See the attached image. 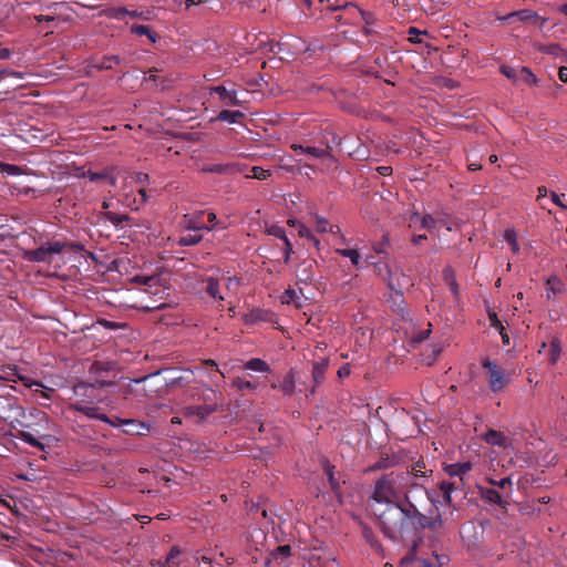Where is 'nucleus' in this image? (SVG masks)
Wrapping results in <instances>:
<instances>
[{
	"instance_id": "nucleus-46",
	"label": "nucleus",
	"mask_w": 567,
	"mask_h": 567,
	"mask_svg": "<svg viewBox=\"0 0 567 567\" xmlns=\"http://www.w3.org/2000/svg\"><path fill=\"white\" fill-rule=\"evenodd\" d=\"M291 555V547L289 545L278 546L271 551V557L275 559H285Z\"/></svg>"
},
{
	"instance_id": "nucleus-40",
	"label": "nucleus",
	"mask_w": 567,
	"mask_h": 567,
	"mask_svg": "<svg viewBox=\"0 0 567 567\" xmlns=\"http://www.w3.org/2000/svg\"><path fill=\"white\" fill-rule=\"evenodd\" d=\"M443 276H444V279L446 280L449 287H450V290L453 295H457V284H456V280H455V275H454V270L452 267L447 266L444 268L443 270Z\"/></svg>"
},
{
	"instance_id": "nucleus-9",
	"label": "nucleus",
	"mask_w": 567,
	"mask_h": 567,
	"mask_svg": "<svg viewBox=\"0 0 567 567\" xmlns=\"http://www.w3.org/2000/svg\"><path fill=\"white\" fill-rule=\"evenodd\" d=\"M375 267L384 279L388 281V287L391 291H403L405 287L411 285L410 278L404 275L399 268L392 269L386 264L377 262Z\"/></svg>"
},
{
	"instance_id": "nucleus-6",
	"label": "nucleus",
	"mask_w": 567,
	"mask_h": 567,
	"mask_svg": "<svg viewBox=\"0 0 567 567\" xmlns=\"http://www.w3.org/2000/svg\"><path fill=\"white\" fill-rule=\"evenodd\" d=\"M328 10L338 11L343 10L355 22L358 19L364 23L363 33L367 37H371L377 33L375 17L372 12L360 9L352 2L344 1L340 4L331 3L328 6Z\"/></svg>"
},
{
	"instance_id": "nucleus-15",
	"label": "nucleus",
	"mask_w": 567,
	"mask_h": 567,
	"mask_svg": "<svg viewBox=\"0 0 567 567\" xmlns=\"http://www.w3.org/2000/svg\"><path fill=\"white\" fill-rule=\"evenodd\" d=\"M246 168V165L231 162V163H219V164H212L208 166H205L203 168L206 173H214V174H224V175H235L240 174Z\"/></svg>"
},
{
	"instance_id": "nucleus-18",
	"label": "nucleus",
	"mask_w": 567,
	"mask_h": 567,
	"mask_svg": "<svg viewBox=\"0 0 567 567\" xmlns=\"http://www.w3.org/2000/svg\"><path fill=\"white\" fill-rule=\"evenodd\" d=\"M480 495L484 501L498 505L502 508H505L508 505V502L505 501L499 492L494 488L480 487Z\"/></svg>"
},
{
	"instance_id": "nucleus-38",
	"label": "nucleus",
	"mask_w": 567,
	"mask_h": 567,
	"mask_svg": "<svg viewBox=\"0 0 567 567\" xmlns=\"http://www.w3.org/2000/svg\"><path fill=\"white\" fill-rule=\"evenodd\" d=\"M505 241L509 245L511 250L514 254L519 251V244L517 241V234L513 228L505 229L503 235Z\"/></svg>"
},
{
	"instance_id": "nucleus-63",
	"label": "nucleus",
	"mask_w": 567,
	"mask_h": 567,
	"mask_svg": "<svg viewBox=\"0 0 567 567\" xmlns=\"http://www.w3.org/2000/svg\"><path fill=\"white\" fill-rule=\"evenodd\" d=\"M195 559L196 560H200L203 561L204 564H207V565H210L212 563V558L206 556L204 553L202 551H197L196 555H195Z\"/></svg>"
},
{
	"instance_id": "nucleus-2",
	"label": "nucleus",
	"mask_w": 567,
	"mask_h": 567,
	"mask_svg": "<svg viewBox=\"0 0 567 567\" xmlns=\"http://www.w3.org/2000/svg\"><path fill=\"white\" fill-rule=\"evenodd\" d=\"M136 287L130 289V307L143 311H155L169 305L168 288L157 276H135L131 279Z\"/></svg>"
},
{
	"instance_id": "nucleus-24",
	"label": "nucleus",
	"mask_w": 567,
	"mask_h": 567,
	"mask_svg": "<svg viewBox=\"0 0 567 567\" xmlns=\"http://www.w3.org/2000/svg\"><path fill=\"white\" fill-rule=\"evenodd\" d=\"M462 486L457 484V482H449L442 481L439 485V488L442 493L443 503L445 506H451L452 504V494L454 491L461 488Z\"/></svg>"
},
{
	"instance_id": "nucleus-37",
	"label": "nucleus",
	"mask_w": 567,
	"mask_h": 567,
	"mask_svg": "<svg viewBox=\"0 0 567 567\" xmlns=\"http://www.w3.org/2000/svg\"><path fill=\"white\" fill-rule=\"evenodd\" d=\"M131 32L138 37L145 35L153 43L156 42V34L145 24H133L131 27Z\"/></svg>"
},
{
	"instance_id": "nucleus-12",
	"label": "nucleus",
	"mask_w": 567,
	"mask_h": 567,
	"mask_svg": "<svg viewBox=\"0 0 567 567\" xmlns=\"http://www.w3.org/2000/svg\"><path fill=\"white\" fill-rule=\"evenodd\" d=\"M111 426L121 427L125 434L130 435H144L151 430L150 423L141 422L135 419H121L117 416L113 417Z\"/></svg>"
},
{
	"instance_id": "nucleus-45",
	"label": "nucleus",
	"mask_w": 567,
	"mask_h": 567,
	"mask_svg": "<svg viewBox=\"0 0 567 567\" xmlns=\"http://www.w3.org/2000/svg\"><path fill=\"white\" fill-rule=\"evenodd\" d=\"M90 182H100L102 179H107L110 182L111 185H115V178L110 176L107 173H96V172H87V174L85 175Z\"/></svg>"
},
{
	"instance_id": "nucleus-50",
	"label": "nucleus",
	"mask_w": 567,
	"mask_h": 567,
	"mask_svg": "<svg viewBox=\"0 0 567 567\" xmlns=\"http://www.w3.org/2000/svg\"><path fill=\"white\" fill-rule=\"evenodd\" d=\"M431 327H432V324L429 323L426 329L420 330L419 332L413 334L412 342L413 343H421L424 340H426L430 337L431 332H432V328Z\"/></svg>"
},
{
	"instance_id": "nucleus-60",
	"label": "nucleus",
	"mask_w": 567,
	"mask_h": 567,
	"mask_svg": "<svg viewBox=\"0 0 567 567\" xmlns=\"http://www.w3.org/2000/svg\"><path fill=\"white\" fill-rule=\"evenodd\" d=\"M298 234L300 237L309 239L310 236L312 235V231L305 225L299 224Z\"/></svg>"
},
{
	"instance_id": "nucleus-47",
	"label": "nucleus",
	"mask_w": 567,
	"mask_h": 567,
	"mask_svg": "<svg viewBox=\"0 0 567 567\" xmlns=\"http://www.w3.org/2000/svg\"><path fill=\"white\" fill-rule=\"evenodd\" d=\"M501 73L506 76L508 80H511L514 84H517V75H518V68H513L511 65H502L499 69Z\"/></svg>"
},
{
	"instance_id": "nucleus-1",
	"label": "nucleus",
	"mask_w": 567,
	"mask_h": 567,
	"mask_svg": "<svg viewBox=\"0 0 567 567\" xmlns=\"http://www.w3.org/2000/svg\"><path fill=\"white\" fill-rule=\"evenodd\" d=\"M424 478L425 473L421 470H416L415 466H413L412 470L390 472L375 482L372 498L377 503H389L404 495L406 503L410 504V493L413 489H420L424 492L426 497L435 506L436 501L434 499L433 493L426 489L421 483Z\"/></svg>"
},
{
	"instance_id": "nucleus-8",
	"label": "nucleus",
	"mask_w": 567,
	"mask_h": 567,
	"mask_svg": "<svg viewBox=\"0 0 567 567\" xmlns=\"http://www.w3.org/2000/svg\"><path fill=\"white\" fill-rule=\"evenodd\" d=\"M65 244L62 241H48L33 250H25L23 259L31 262H47L51 260V256L59 255L63 251Z\"/></svg>"
},
{
	"instance_id": "nucleus-14",
	"label": "nucleus",
	"mask_w": 567,
	"mask_h": 567,
	"mask_svg": "<svg viewBox=\"0 0 567 567\" xmlns=\"http://www.w3.org/2000/svg\"><path fill=\"white\" fill-rule=\"evenodd\" d=\"M472 463L471 462H458V463H452L447 464L443 467L444 472L453 478H458L460 485L463 486L466 476L472 471Z\"/></svg>"
},
{
	"instance_id": "nucleus-57",
	"label": "nucleus",
	"mask_w": 567,
	"mask_h": 567,
	"mask_svg": "<svg viewBox=\"0 0 567 567\" xmlns=\"http://www.w3.org/2000/svg\"><path fill=\"white\" fill-rule=\"evenodd\" d=\"M564 197H565V194L559 195L555 192L550 193V199H551L553 204L567 210V203L563 202Z\"/></svg>"
},
{
	"instance_id": "nucleus-41",
	"label": "nucleus",
	"mask_w": 567,
	"mask_h": 567,
	"mask_svg": "<svg viewBox=\"0 0 567 567\" xmlns=\"http://www.w3.org/2000/svg\"><path fill=\"white\" fill-rule=\"evenodd\" d=\"M266 233L270 236H274V237L282 240V241L289 239L286 234V229L278 224H271V225L267 226Z\"/></svg>"
},
{
	"instance_id": "nucleus-58",
	"label": "nucleus",
	"mask_w": 567,
	"mask_h": 567,
	"mask_svg": "<svg viewBox=\"0 0 567 567\" xmlns=\"http://www.w3.org/2000/svg\"><path fill=\"white\" fill-rule=\"evenodd\" d=\"M488 482H489V484H492L494 486H497L499 488H505L507 485L512 484V478H511V476L503 477L498 481L489 478Z\"/></svg>"
},
{
	"instance_id": "nucleus-43",
	"label": "nucleus",
	"mask_w": 567,
	"mask_h": 567,
	"mask_svg": "<svg viewBox=\"0 0 567 567\" xmlns=\"http://www.w3.org/2000/svg\"><path fill=\"white\" fill-rule=\"evenodd\" d=\"M126 13H128V9L125 7L110 8L105 10V16L111 19L121 20Z\"/></svg>"
},
{
	"instance_id": "nucleus-31",
	"label": "nucleus",
	"mask_w": 567,
	"mask_h": 567,
	"mask_svg": "<svg viewBox=\"0 0 567 567\" xmlns=\"http://www.w3.org/2000/svg\"><path fill=\"white\" fill-rule=\"evenodd\" d=\"M537 78L532 72L530 69L526 66L518 68V75H517V84L525 83L527 85H536L537 84Z\"/></svg>"
},
{
	"instance_id": "nucleus-32",
	"label": "nucleus",
	"mask_w": 567,
	"mask_h": 567,
	"mask_svg": "<svg viewBox=\"0 0 567 567\" xmlns=\"http://www.w3.org/2000/svg\"><path fill=\"white\" fill-rule=\"evenodd\" d=\"M194 375V372L190 370H185L183 373L178 375H172L166 379V385L168 386H176L182 385L185 383H189L192 381V378Z\"/></svg>"
},
{
	"instance_id": "nucleus-62",
	"label": "nucleus",
	"mask_w": 567,
	"mask_h": 567,
	"mask_svg": "<svg viewBox=\"0 0 567 567\" xmlns=\"http://www.w3.org/2000/svg\"><path fill=\"white\" fill-rule=\"evenodd\" d=\"M350 372H351V371H350L349 365H348V364H344V365H342V367H340V368H339V370H338V377H339V378H341V379L347 378V377H349V375H350Z\"/></svg>"
},
{
	"instance_id": "nucleus-44",
	"label": "nucleus",
	"mask_w": 567,
	"mask_h": 567,
	"mask_svg": "<svg viewBox=\"0 0 567 567\" xmlns=\"http://www.w3.org/2000/svg\"><path fill=\"white\" fill-rule=\"evenodd\" d=\"M514 18L515 20L519 21H529L532 19H537L538 14L537 12L529 10V9H523L518 11H514Z\"/></svg>"
},
{
	"instance_id": "nucleus-4",
	"label": "nucleus",
	"mask_w": 567,
	"mask_h": 567,
	"mask_svg": "<svg viewBox=\"0 0 567 567\" xmlns=\"http://www.w3.org/2000/svg\"><path fill=\"white\" fill-rule=\"evenodd\" d=\"M35 417V427L31 424H21V429L18 431V437L33 447L45 451L43 441L48 443L54 441V436L48 432L50 426L49 417L44 412H38Z\"/></svg>"
},
{
	"instance_id": "nucleus-23",
	"label": "nucleus",
	"mask_w": 567,
	"mask_h": 567,
	"mask_svg": "<svg viewBox=\"0 0 567 567\" xmlns=\"http://www.w3.org/2000/svg\"><path fill=\"white\" fill-rule=\"evenodd\" d=\"M388 302L390 303L392 310L401 315L402 318H404L405 313H408L404 306L405 301L403 298V291H391Z\"/></svg>"
},
{
	"instance_id": "nucleus-59",
	"label": "nucleus",
	"mask_w": 567,
	"mask_h": 567,
	"mask_svg": "<svg viewBox=\"0 0 567 567\" xmlns=\"http://www.w3.org/2000/svg\"><path fill=\"white\" fill-rule=\"evenodd\" d=\"M99 323H100L102 327H104V328H106V329H109V330H117V329H120V328H121V323L115 322V321H110V320H106V319H101V320L99 321Z\"/></svg>"
},
{
	"instance_id": "nucleus-19",
	"label": "nucleus",
	"mask_w": 567,
	"mask_h": 567,
	"mask_svg": "<svg viewBox=\"0 0 567 567\" xmlns=\"http://www.w3.org/2000/svg\"><path fill=\"white\" fill-rule=\"evenodd\" d=\"M215 405H190L184 408V415L186 417L196 416L199 420L206 419L209 414L215 412Z\"/></svg>"
},
{
	"instance_id": "nucleus-36",
	"label": "nucleus",
	"mask_w": 567,
	"mask_h": 567,
	"mask_svg": "<svg viewBox=\"0 0 567 567\" xmlns=\"http://www.w3.org/2000/svg\"><path fill=\"white\" fill-rule=\"evenodd\" d=\"M106 220H109L115 227H122V225L130 220V216L127 214H118L115 212H104L103 213Z\"/></svg>"
},
{
	"instance_id": "nucleus-42",
	"label": "nucleus",
	"mask_w": 567,
	"mask_h": 567,
	"mask_svg": "<svg viewBox=\"0 0 567 567\" xmlns=\"http://www.w3.org/2000/svg\"><path fill=\"white\" fill-rule=\"evenodd\" d=\"M203 239L202 235L188 234L178 238L177 244L181 247L195 246Z\"/></svg>"
},
{
	"instance_id": "nucleus-52",
	"label": "nucleus",
	"mask_w": 567,
	"mask_h": 567,
	"mask_svg": "<svg viewBox=\"0 0 567 567\" xmlns=\"http://www.w3.org/2000/svg\"><path fill=\"white\" fill-rule=\"evenodd\" d=\"M489 318H491L493 327L501 328V334H502L503 343L508 344L509 343V337H508L507 333L504 332V328L502 326V322L497 319V316L494 313V315L489 316Z\"/></svg>"
},
{
	"instance_id": "nucleus-64",
	"label": "nucleus",
	"mask_w": 567,
	"mask_h": 567,
	"mask_svg": "<svg viewBox=\"0 0 567 567\" xmlns=\"http://www.w3.org/2000/svg\"><path fill=\"white\" fill-rule=\"evenodd\" d=\"M558 78L561 82L567 83V66H560L558 70Z\"/></svg>"
},
{
	"instance_id": "nucleus-30",
	"label": "nucleus",
	"mask_w": 567,
	"mask_h": 567,
	"mask_svg": "<svg viewBox=\"0 0 567 567\" xmlns=\"http://www.w3.org/2000/svg\"><path fill=\"white\" fill-rule=\"evenodd\" d=\"M206 282V292L215 300H224V296L220 295V286L218 279L214 277H207L203 280Z\"/></svg>"
},
{
	"instance_id": "nucleus-29",
	"label": "nucleus",
	"mask_w": 567,
	"mask_h": 567,
	"mask_svg": "<svg viewBox=\"0 0 567 567\" xmlns=\"http://www.w3.org/2000/svg\"><path fill=\"white\" fill-rule=\"evenodd\" d=\"M301 289H286L281 297V302L286 305H296L297 307H301Z\"/></svg>"
},
{
	"instance_id": "nucleus-17",
	"label": "nucleus",
	"mask_w": 567,
	"mask_h": 567,
	"mask_svg": "<svg viewBox=\"0 0 567 567\" xmlns=\"http://www.w3.org/2000/svg\"><path fill=\"white\" fill-rule=\"evenodd\" d=\"M483 439L493 446L506 449L511 445L509 439L503 432L492 429L484 433Z\"/></svg>"
},
{
	"instance_id": "nucleus-56",
	"label": "nucleus",
	"mask_w": 567,
	"mask_h": 567,
	"mask_svg": "<svg viewBox=\"0 0 567 567\" xmlns=\"http://www.w3.org/2000/svg\"><path fill=\"white\" fill-rule=\"evenodd\" d=\"M436 225V220L435 218L430 215V214H426L424 215L422 218H421V227L422 228H425V229H432L434 228V226Z\"/></svg>"
},
{
	"instance_id": "nucleus-22",
	"label": "nucleus",
	"mask_w": 567,
	"mask_h": 567,
	"mask_svg": "<svg viewBox=\"0 0 567 567\" xmlns=\"http://www.w3.org/2000/svg\"><path fill=\"white\" fill-rule=\"evenodd\" d=\"M182 225L187 230H212L213 227L205 226L200 220V214L184 215Z\"/></svg>"
},
{
	"instance_id": "nucleus-21",
	"label": "nucleus",
	"mask_w": 567,
	"mask_h": 567,
	"mask_svg": "<svg viewBox=\"0 0 567 567\" xmlns=\"http://www.w3.org/2000/svg\"><path fill=\"white\" fill-rule=\"evenodd\" d=\"M322 467L323 472L328 477L329 485L334 494L340 495L341 494V485L340 480L336 477L334 473V465H332L329 461L324 460L322 461Z\"/></svg>"
},
{
	"instance_id": "nucleus-3",
	"label": "nucleus",
	"mask_w": 567,
	"mask_h": 567,
	"mask_svg": "<svg viewBox=\"0 0 567 567\" xmlns=\"http://www.w3.org/2000/svg\"><path fill=\"white\" fill-rule=\"evenodd\" d=\"M384 504L386 508L379 516L382 532L392 542H399L409 527L410 505L408 504V507H402L395 502Z\"/></svg>"
},
{
	"instance_id": "nucleus-34",
	"label": "nucleus",
	"mask_w": 567,
	"mask_h": 567,
	"mask_svg": "<svg viewBox=\"0 0 567 567\" xmlns=\"http://www.w3.org/2000/svg\"><path fill=\"white\" fill-rule=\"evenodd\" d=\"M121 59L118 55H105L94 63V68L99 70H112L114 65L120 64Z\"/></svg>"
},
{
	"instance_id": "nucleus-55",
	"label": "nucleus",
	"mask_w": 567,
	"mask_h": 567,
	"mask_svg": "<svg viewBox=\"0 0 567 567\" xmlns=\"http://www.w3.org/2000/svg\"><path fill=\"white\" fill-rule=\"evenodd\" d=\"M284 243V262L288 264L291 259V255L293 254V248L290 239H287Z\"/></svg>"
},
{
	"instance_id": "nucleus-39",
	"label": "nucleus",
	"mask_w": 567,
	"mask_h": 567,
	"mask_svg": "<svg viewBox=\"0 0 567 567\" xmlns=\"http://www.w3.org/2000/svg\"><path fill=\"white\" fill-rule=\"evenodd\" d=\"M231 386L237 389L238 391H246V390H256L257 389V384L249 381V380H246L245 378L243 377H236L233 379L231 381Z\"/></svg>"
},
{
	"instance_id": "nucleus-27",
	"label": "nucleus",
	"mask_w": 567,
	"mask_h": 567,
	"mask_svg": "<svg viewBox=\"0 0 567 567\" xmlns=\"http://www.w3.org/2000/svg\"><path fill=\"white\" fill-rule=\"evenodd\" d=\"M244 369L259 373L271 372L270 365L260 358H252L244 363Z\"/></svg>"
},
{
	"instance_id": "nucleus-48",
	"label": "nucleus",
	"mask_w": 567,
	"mask_h": 567,
	"mask_svg": "<svg viewBox=\"0 0 567 567\" xmlns=\"http://www.w3.org/2000/svg\"><path fill=\"white\" fill-rule=\"evenodd\" d=\"M0 168L9 176H19L22 174V168L14 164L0 163Z\"/></svg>"
},
{
	"instance_id": "nucleus-28",
	"label": "nucleus",
	"mask_w": 567,
	"mask_h": 567,
	"mask_svg": "<svg viewBox=\"0 0 567 567\" xmlns=\"http://www.w3.org/2000/svg\"><path fill=\"white\" fill-rule=\"evenodd\" d=\"M336 252L342 257L349 258L351 264L357 268H362L361 255L358 249L352 248H336Z\"/></svg>"
},
{
	"instance_id": "nucleus-51",
	"label": "nucleus",
	"mask_w": 567,
	"mask_h": 567,
	"mask_svg": "<svg viewBox=\"0 0 567 567\" xmlns=\"http://www.w3.org/2000/svg\"><path fill=\"white\" fill-rule=\"evenodd\" d=\"M251 173H252L251 177L259 179V181L267 179L270 176V171L265 169L259 166H254L251 168Z\"/></svg>"
},
{
	"instance_id": "nucleus-10",
	"label": "nucleus",
	"mask_w": 567,
	"mask_h": 567,
	"mask_svg": "<svg viewBox=\"0 0 567 567\" xmlns=\"http://www.w3.org/2000/svg\"><path fill=\"white\" fill-rule=\"evenodd\" d=\"M409 505V525H412L413 527H422L430 529H437L443 526V519L440 514L429 517L421 513L412 502Z\"/></svg>"
},
{
	"instance_id": "nucleus-26",
	"label": "nucleus",
	"mask_w": 567,
	"mask_h": 567,
	"mask_svg": "<svg viewBox=\"0 0 567 567\" xmlns=\"http://www.w3.org/2000/svg\"><path fill=\"white\" fill-rule=\"evenodd\" d=\"M290 147L295 152L308 154L313 158H322V157L329 155V153L326 150L316 147V146H303L301 144L293 143V144H291Z\"/></svg>"
},
{
	"instance_id": "nucleus-61",
	"label": "nucleus",
	"mask_w": 567,
	"mask_h": 567,
	"mask_svg": "<svg viewBox=\"0 0 567 567\" xmlns=\"http://www.w3.org/2000/svg\"><path fill=\"white\" fill-rule=\"evenodd\" d=\"M148 179H150V176H148V174H146V173L138 172V173H136V175H135V181H136V183H138V184H145V183H147V182H148Z\"/></svg>"
},
{
	"instance_id": "nucleus-53",
	"label": "nucleus",
	"mask_w": 567,
	"mask_h": 567,
	"mask_svg": "<svg viewBox=\"0 0 567 567\" xmlns=\"http://www.w3.org/2000/svg\"><path fill=\"white\" fill-rule=\"evenodd\" d=\"M409 35H410V41L413 42V43H421V39L419 38L421 34H426V31L425 30H420L415 27H410L409 28V31H408Z\"/></svg>"
},
{
	"instance_id": "nucleus-7",
	"label": "nucleus",
	"mask_w": 567,
	"mask_h": 567,
	"mask_svg": "<svg viewBox=\"0 0 567 567\" xmlns=\"http://www.w3.org/2000/svg\"><path fill=\"white\" fill-rule=\"evenodd\" d=\"M268 51L276 54L281 53L280 60L288 59L303 51V42L300 38L292 34L282 37L278 42H269Z\"/></svg>"
},
{
	"instance_id": "nucleus-25",
	"label": "nucleus",
	"mask_w": 567,
	"mask_h": 567,
	"mask_svg": "<svg viewBox=\"0 0 567 567\" xmlns=\"http://www.w3.org/2000/svg\"><path fill=\"white\" fill-rule=\"evenodd\" d=\"M328 367H329V360L327 358H323V359H320L319 361L313 362L311 374H312L313 382L317 385L323 381Z\"/></svg>"
},
{
	"instance_id": "nucleus-49",
	"label": "nucleus",
	"mask_w": 567,
	"mask_h": 567,
	"mask_svg": "<svg viewBox=\"0 0 567 567\" xmlns=\"http://www.w3.org/2000/svg\"><path fill=\"white\" fill-rule=\"evenodd\" d=\"M313 219H315V228L317 231L327 233V231L331 230V228L329 227V221L324 217L316 215L313 217Z\"/></svg>"
},
{
	"instance_id": "nucleus-20",
	"label": "nucleus",
	"mask_w": 567,
	"mask_h": 567,
	"mask_svg": "<svg viewBox=\"0 0 567 567\" xmlns=\"http://www.w3.org/2000/svg\"><path fill=\"white\" fill-rule=\"evenodd\" d=\"M279 390L285 396H291L296 390V372L290 369L279 381Z\"/></svg>"
},
{
	"instance_id": "nucleus-35",
	"label": "nucleus",
	"mask_w": 567,
	"mask_h": 567,
	"mask_svg": "<svg viewBox=\"0 0 567 567\" xmlns=\"http://www.w3.org/2000/svg\"><path fill=\"white\" fill-rule=\"evenodd\" d=\"M244 117V113L241 111H231V110H223L218 113L216 120L220 122H226L229 124L237 123L238 118Z\"/></svg>"
},
{
	"instance_id": "nucleus-13",
	"label": "nucleus",
	"mask_w": 567,
	"mask_h": 567,
	"mask_svg": "<svg viewBox=\"0 0 567 567\" xmlns=\"http://www.w3.org/2000/svg\"><path fill=\"white\" fill-rule=\"evenodd\" d=\"M71 408L83 413L89 419H96L109 425L112 423L113 419L109 417L105 413L100 412V409L95 406L94 403L74 402L71 404Z\"/></svg>"
},
{
	"instance_id": "nucleus-5",
	"label": "nucleus",
	"mask_w": 567,
	"mask_h": 567,
	"mask_svg": "<svg viewBox=\"0 0 567 567\" xmlns=\"http://www.w3.org/2000/svg\"><path fill=\"white\" fill-rule=\"evenodd\" d=\"M107 386H114V383L111 381H80L73 385V394L78 399L76 402L97 403L106 398L105 388Z\"/></svg>"
},
{
	"instance_id": "nucleus-11",
	"label": "nucleus",
	"mask_w": 567,
	"mask_h": 567,
	"mask_svg": "<svg viewBox=\"0 0 567 567\" xmlns=\"http://www.w3.org/2000/svg\"><path fill=\"white\" fill-rule=\"evenodd\" d=\"M482 367L488 372V386L491 391L494 393L502 391L507 384V377L497 363L485 358L482 360Z\"/></svg>"
},
{
	"instance_id": "nucleus-16",
	"label": "nucleus",
	"mask_w": 567,
	"mask_h": 567,
	"mask_svg": "<svg viewBox=\"0 0 567 567\" xmlns=\"http://www.w3.org/2000/svg\"><path fill=\"white\" fill-rule=\"evenodd\" d=\"M271 317V311L260 308H254L243 316V321L245 324L251 326L258 322L270 321Z\"/></svg>"
},
{
	"instance_id": "nucleus-33",
	"label": "nucleus",
	"mask_w": 567,
	"mask_h": 567,
	"mask_svg": "<svg viewBox=\"0 0 567 567\" xmlns=\"http://www.w3.org/2000/svg\"><path fill=\"white\" fill-rule=\"evenodd\" d=\"M182 549L179 548V546L177 545H174L172 546V548L169 549L167 556H166V559L164 563H158L161 567H164V566H174V567H178L181 565V560L178 559L179 556L182 555Z\"/></svg>"
},
{
	"instance_id": "nucleus-54",
	"label": "nucleus",
	"mask_w": 567,
	"mask_h": 567,
	"mask_svg": "<svg viewBox=\"0 0 567 567\" xmlns=\"http://www.w3.org/2000/svg\"><path fill=\"white\" fill-rule=\"evenodd\" d=\"M214 91L219 95L221 100H231L235 96L234 91H228L225 86H216L214 87Z\"/></svg>"
}]
</instances>
